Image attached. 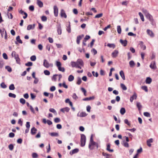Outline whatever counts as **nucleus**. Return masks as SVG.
<instances>
[{
	"label": "nucleus",
	"instance_id": "1",
	"mask_svg": "<svg viewBox=\"0 0 158 158\" xmlns=\"http://www.w3.org/2000/svg\"><path fill=\"white\" fill-rule=\"evenodd\" d=\"M93 135H91L90 139L89 144V148L91 150L94 149V146L97 147V148H98V143L94 141L93 139Z\"/></svg>",
	"mask_w": 158,
	"mask_h": 158
},
{
	"label": "nucleus",
	"instance_id": "2",
	"mask_svg": "<svg viewBox=\"0 0 158 158\" xmlns=\"http://www.w3.org/2000/svg\"><path fill=\"white\" fill-rule=\"evenodd\" d=\"M71 64L72 67L73 68L79 65L83 66H84V62L82 59H78L76 62H71Z\"/></svg>",
	"mask_w": 158,
	"mask_h": 158
},
{
	"label": "nucleus",
	"instance_id": "3",
	"mask_svg": "<svg viewBox=\"0 0 158 158\" xmlns=\"http://www.w3.org/2000/svg\"><path fill=\"white\" fill-rule=\"evenodd\" d=\"M86 142V137L85 135L82 134L81 136V146L84 147L85 146Z\"/></svg>",
	"mask_w": 158,
	"mask_h": 158
},
{
	"label": "nucleus",
	"instance_id": "4",
	"mask_svg": "<svg viewBox=\"0 0 158 158\" xmlns=\"http://www.w3.org/2000/svg\"><path fill=\"white\" fill-rule=\"evenodd\" d=\"M145 16L147 18H148L149 20L151 22L152 25H153L154 22V19L153 18L152 16L148 13H147L145 14Z\"/></svg>",
	"mask_w": 158,
	"mask_h": 158
},
{
	"label": "nucleus",
	"instance_id": "5",
	"mask_svg": "<svg viewBox=\"0 0 158 158\" xmlns=\"http://www.w3.org/2000/svg\"><path fill=\"white\" fill-rule=\"evenodd\" d=\"M43 65L46 68H48L50 66H52V64H49L46 59H44V60Z\"/></svg>",
	"mask_w": 158,
	"mask_h": 158
},
{
	"label": "nucleus",
	"instance_id": "6",
	"mask_svg": "<svg viewBox=\"0 0 158 158\" xmlns=\"http://www.w3.org/2000/svg\"><path fill=\"white\" fill-rule=\"evenodd\" d=\"M57 30L58 35H60L61 34V24L60 23L57 24L56 26Z\"/></svg>",
	"mask_w": 158,
	"mask_h": 158
},
{
	"label": "nucleus",
	"instance_id": "7",
	"mask_svg": "<svg viewBox=\"0 0 158 158\" xmlns=\"http://www.w3.org/2000/svg\"><path fill=\"white\" fill-rule=\"evenodd\" d=\"M54 15L55 17H57L58 15V10L57 7L54 6L53 7Z\"/></svg>",
	"mask_w": 158,
	"mask_h": 158
},
{
	"label": "nucleus",
	"instance_id": "8",
	"mask_svg": "<svg viewBox=\"0 0 158 158\" xmlns=\"http://www.w3.org/2000/svg\"><path fill=\"white\" fill-rule=\"evenodd\" d=\"M79 151V149L77 148H75L72 151H71L69 152V154L71 155H72L73 154L78 153Z\"/></svg>",
	"mask_w": 158,
	"mask_h": 158
},
{
	"label": "nucleus",
	"instance_id": "9",
	"mask_svg": "<svg viewBox=\"0 0 158 158\" xmlns=\"http://www.w3.org/2000/svg\"><path fill=\"white\" fill-rule=\"evenodd\" d=\"M43 122L44 124H46L47 123L49 125H52V122L51 121L49 120H46V119L45 118L43 119Z\"/></svg>",
	"mask_w": 158,
	"mask_h": 158
},
{
	"label": "nucleus",
	"instance_id": "10",
	"mask_svg": "<svg viewBox=\"0 0 158 158\" xmlns=\"http://www.w3.org/2000/svg\"><path fill=\"white\" fill-rule=\"evenodd\" d=\"M150 67L152 69H155L156 68L155 61H153L151 63L150 65Z\"/></svg>",
	"mask_w": 158,
	"mask_h": 158
},
{
	"label": "nucleus",
	"instance_id": "11",
	"mask_svg": "<svg viewBox=\"0 0 158 158\" xmlns=\"http://www.w3.org/2000/svg\"><path fill=\"white\" fill-rule=\"evenodd\" d=\"M84 36V35H78L77 37V44H79L80 43V41L82 37Z\"/></svg>",
	"mask_w": 158,
	"mask_h": 158
},
{
	"label": "nucleus",
	"instance_id": "12",
	"mask_svg": "<svg viewBox=\"0 0 158 158\" xmlns=\"http://www.w3.org/2000/svg\"><path fill=\"white\" fill-rule=\"evenodd\" d=\"M147 32L148 34L150 35L151 37H153L154 36V34L152 31L149 29H147Z\"/></svg>",
	"mask_w": 158,
	"mask_h": 158
},
{
	"label": "nucleus",
	"instance_id": "13",
	"mask_svg": "<svg viewBox=\"0 0 158 158\" xmlns=\"http://www.w3.org/2000/svg\"><path fill=\"white\" fill-rule=\"evenodd\" d=\"M120 42L124 47L126 46L127 45V40H123L122 39H120Z\"/></svg>",
	"mask_w": 158,
	"mask_h": 158
},
{
	"label": "nucleus",
	"instance_id": "14",
	"mask_svg": "<svg viewBox=\"0 0 158 158\" xmlns=\"http://www.w3.org/2000/svg\"><path fill=\"white\" fill-rule=\"evenodd\" d=\"M137 97V95L135 93H134V94L130 97V101L131 102H132L134 99H136Z\"/></svg>",
	"mask_w": 158,
	"mask_h": 158
},
{
	"label": "nucleus",
	"instance_id": "15",
	"mask_svg": "<svg viewBox=\"0 0 158 158\" xmlns=\"http://www.w3.org/2000/svg\"><path fill=\"white\" fill-rule=\"evenodd\" d=\"M60 15L61 17H64L65 18H67V15L65 14L64 10L61 9L60 11Z\"/></svg>",
	"mask_w": 158,
	"mask_h": 158
},
{
	"label": "nucleus",
	"instance_id": "16",
	"mask_svg": "<svg viewBox=\"0 0 158 158\" xmlns=\"http://www.w3.org/2000/svg\"><path fill=\"white\" fill-rule=\"evenodd\" d=\"M17 41H15V43L16 44H18V42L20 44H22L23 42L20 38V36L18 35L16 38Z\"/></svg>",
	"mask_w": 158,
	"mask_h": 158
},
{
	"label": "nucleus",
	"instance_id": "17",
	"mask_svg": "<svg viewBox=\"0 0 158 158\" xmlns=\"http://www.w3.org/2000/svg\"><path fill=\"white\" fill-rule=\"evenodd\" d=\"M118 53V52L117 50H114V51L112 53V57L114 58L116 57L117 56Z\"/></svg>",
	"mask_w": 158,
	"mask_h": 158
},
{
	"label": "nucleus",
	"instance_id": "18",
	"mask_svg": "<svg viewBox=\"0 0 158 158\" xmlns=\"http://www.w3.org/2000/svg\"><path fill=\"white\" fill-rule=\"evenodd\" d=\"M37 131V129L34 127H33L31 129V133L32 135H34L36 133Z\"/></svg>",
	"mask_w": 158,
	"mask_h": 158
},
{
	"label": "nucleus",
	"instance_id": "19",
	"mask_svg": "<svg viewBox=\"0 0 158 158\" xmlns=\"http://www.w3.org/2000/svg\"><path fill=\"white\" fill-rule=\"evenodd\" d=\"M35 24H34L33 25H29L27 27V30H30L31 29H34L35 27Z\"/></svg>",
	"mask_w": 158,
	"mask_h": 158
},
{
	"label": "nucleus",
	"instance_id": "20",
	"mask_svg": "<svg viewBox=\"0 0 158 158\" xmlns=\"http://www.w3.org/2000/svg\"><path fill=\"white\" fill-rule=\"evenodd\" d=\"M153 142V139L152 138H151L148 140L147 141V145L149 147H151V143H152Z\"/></svg>",
	"mask_w": 158,
	"mask_h": 158
},
{
	"label": "nucleus",
	"instance_id": "21",
	"mask_svg": "<svg viewBox=\"0 0 158 158\" xmlns=\"http://www.w3.org/2000/svg\"><path fill=\"white\" fill-rule=\"evenodd\" d=\"M119 74L123 79L124 80H125L124 73L123 70H121L119 72Z\"/></svg>",
	"mask_w": 158,
	"mask_h": 158
},
{
	"label": "nucleus",
	"instance_id": "22",
	"mask_svg": "<svg viewBox=\"0 0 158 158\" xmlns=\"http://www.w3.org/2000/svg\"><path fill=\"white\" fill-rule=\"evenodd\" d=\"M152 82V79L150 77H147L146 80L145 82L146 84H150Z\"/></svg>",
	"mask_w": 158,
	"mask_h": 158
},
{
	"label": "nucleus",
	"instance_id": "23",
	"mask_svg": "<svg viewBox=\"0 0 158 158\" xmlns=\"http://www.w3.org/2000/svg\"><path fill=\"white\" fill-rule=\"evenodd\" d=\"M37 4L39 7L41 8L43 7V4L42 2L40 0H37Z\"/></svg>",
	"mask_w": 158,
	"mask_h": 158
},
{
	"label": "nucleus",
	"instance_id": "24",
	"mask_svg": "<svg viewBox=\"0 0 158 158\" xmlns=\"http://www.w3.org/2000/svg\"><path fill=\"white\" fill-rule=\"evenodd\" d=\"M136 106L138 108L139 111H140L141 110V109L142 107V106L140 102H137Z\"/></svg>",
	"mask_w": 158,
	"mask_h": 158
},
{
	"label": "nucleus",
	"instance_id": "25",
	"mask_svg": "<svg viewBox=\"0 0 158 158\" xmlns=\"http://www.w3.org/2000/svg\"><path fill=\"white\" fill-rule=\"evenodd\" d=\"M139 45L141 48H142L143 50H144L146 48V47L143 44V41H140Z\"/></svg>",
	"mask_w": 158,
	"mask_h": 158
},
{
	"label": "nucleus",
	"instance_id": "26",
	"mask_svg": "<svg viewBox=\"0 0 158 158\" xmlns=\"http://www.w3.org/2000/svg\"><path fill=\"white\" fill-rule=\"evenodd\" d=\"M94 98V96H92L89 97H87L83 99V100L84 101H90L92 100H93Z\"/></svg>",
	"mask_w": 158,
	"mask_h": 158
},
{
	"label": "nucleus",
	"instance_id": "27",
	"mask_svg": "<svg viewBox=\"0 0 158 158\" xmlns=\"http://www.w3.org/2000/svg\"><path fill=\"white\" fill-rule=\"evenodd\" d=\"M11 56L12 57H14L15 59L19 56V55L16 53L15 51H13L11 53Z\"/></svg>",
	"mask_w": 158,
	"mask_h": 158
},
{
	"label": "nucleus",
	"instance_id": "28",
	"mask_svg": "<svg viewBox=\"0 0 158 158\" xmlns=\"http://www.w3.org/2000/svg\"><path fill=\"white\" fill-rule=\"evenodd\" d=\"M49 134L52 137H57L59 136V134L56 132L49 133Z\"/></svg>",
	"mask_w": 158,
	"mask_h": 158
},
{
	"label": "nucleus",
	"instance_id": "29",
	"mask_svg": "<svg viewBox=\"0 0 158 158\" xmlns=\"http://www.w3.org/2000/svg\"><path fill=\"white\" fill-rule=\"evenodd\" d=\"M87 114L85 112H82L80 113L79 117H85Z\"/></svg>",
	"mask_w": 158,
	"mask_h": 158
},
{
	"label": "nucleus",
	"instance_id": "30",
	"mask_svg": "<svg viewBox=\"0 0 158 158\" xmlns=\"http://www.w3.org/2000/svg\"><path fill=\"white\" fill-rule=\"evenodd\" d=\"M120 112L122 115L124 114L126 112L125 108L124 107L122 108L120 110Z\"/></svg>",
	"mask_w": 158,
	"mask_h": 158
},
{
	"label": "nucleus",
	"instance_id": "31",
	"mask_svg": "<svg viewBox=\"0 0 158 158\" xmlns=\"http://www.w3.org/2000/svg\"><path fill=\"white\" fill-rule=\"evenodd\" d=\"M68 81H72L74 79V77L72 75H70L68 77Z\"/></svg>",
	"mask_w": 158,
	"mask_h": 158
},
{
	"label": "nucleus",
	"instance_id": "32",
	"mask_svg": "<svg viewBox=\"0 0 158 158\" xmlns=\"http://www.w3.org/2000/svg\"><path fill=\"white\" fill-rule=\"evenodd\" d=\"M120 86L123 90H126L127 89V87L123 84L121 83L120 84Z\"/></svg>",
	"mask_w": 158,
	"mask_h": 158
},
{
	"label": "nucleus",
	"instance_id": "33",
	"mask_svg": "<svg viewBox=\"0 0 158 158\" xmlns=\"http://www.w3.org/2000/svg\"><path fill=\"white\" fill-rule=\"evenodd\" d=\"M69 25L67 27L66 30L69 33H70L71 32V29L70 27V23L69 22Z\"/></svg>",
	"mask_w": 158,
	"mask_h": 158
},
{
	"label": "nucleus",
	"instance_id": "34",
	"mask_svg": "<svg viewBox=\"0 0 158 158\" xmlns=\"http://www.w3.org/2000/svg\"><path fill=\"white\" fill-rule=\"evenodd\" d=\"M117 31L119 34H120L121 32V28L120 26H118L117 27Z\"/></svg>",
	"mask_w": 158,
	"mask_h": 158
},
{
	"label": "nucleus",
	"instance_id": "35",
	"mask_svg": "<svg viewBox=\"0 0 158 158\" xmlns=\"http://www.w3.org/2000/svg\"><path fill=\"white\" fill-rule=\"evenodd\" d=\"M8 96L9 97L13 98H15L16 97V95L15 94L11 93H9Z\"/></svg>",
	"mask_w": 158,
	"mask_h": 158
},
{
	"label": "nucleus",
	"instance_id": "36",
	"mask_svg": "<svg viewBox=\"0 0 158 158\" xmlns=\"http://www.w3.org/2000/svg\"><path fill=\"white\" fill-rule=\"evenodd\" d=\"M139 15L142 21L143 22L144 21V19L143 14L141 12H139Z\"/></svg>",
	"mask_w": 158,
	"mask_h": 158
},
{
	"label": "nucleus",
	"instance_id": "37",
	"mask_svg": "<svg viewBox=\"0 0 158 158\" xmlns=\"http://www.w3.org/2000/svg\"><path fill=\"white\" fill-rule=\"evenodd\" d=\"M107 46L110 48H114L115 47V45L114 44L108 43L107 44Z\"/></svg>",
	"mask_w": 158,
	"mask_h": 158
},
{
	"label": "nucleus",
	"instance_id": "38",
	"mask_svg": "<svg viewBox=\"0 0 158 158\" xmlns=\"http://www.w3.org/2000/svg\"><path fill=\"white\" fill-rule=\"evenodd\" d=\"M15 87L14 84H11L9 86V89L10 90H14L15 89Z\"/></svg>",
	"mask_w": 158,
	"mask_h": 158
},
{
	"label": "nucleus",
	"instance_id": "39",
	"mask_svg": "<svg viewBox=\"0 0 158 158\" xmlns=\"http://www.w3.org/2000/svg\"><path fill=\"white\" fill-rule=\"evenodd\" d=\"M81 79L80 77H78L77 79V84L79 85L81 84Z\"/></svg>",
	"mask_w": 158,
	"mask_h": 158
},
{
	"label": "nucleus",
	"instance_id": "40",
	"mask_svg": "<svg viewBox=\"0 0 158 158\" xmlns=\"http://www.w3.org/2000/svg\"><path fill=\"white\" fill-rule=\"evenodd\" d=\"M5 69L9 72H11L12 71L11 68L9 66H6Z\"/></svg>",
	"mask_w": 158,
	"mask_h": 158
},
{
	"label": "nucleus",
	"instance_id": "41",
	"mask_svg": "<svg viewBox=\"0 0 158 158\" xmlns=\"http://www.w3.org/2000/svg\"><path fill=\"white\" fill-rule=\"evenodd\" d=\"M141 89L144 90L146 92H148V87L146 86H143L141 87Z\"/></svg>",
	"mask_w": 158,
	"mask_h": 158
},
{
	"label": "nucleus",
	"instance_id": "42",
	"mask_svg": "<svg viewBox=\"0 0 158 158\" xmlns=\"http://www.w3.org/2000/svg\"><path fill=\"white\" fill-rule=\"evenodd\" d=\"M143 114L144 116L148 117H150L151 116V115L148 112H144Z\"/></svg>",
	"mask_w": 158,
	"mask_h": 158
},
{
	"label": "nucleus",
	"instance_id": "43",
	"mask_svg": "<svg viewBox=\"0 0 158 158\" xmlns=\"http://www.w3.org/2000/svg\"><path fill=\"white\" fill-rule=\"evenodd\" d=\"M49 111L50 112H52L54 114H57V113H56V110L54 108H50V109L49 110Z\"/></svg>",
	"mask_w": 158,
	"mask_h": 158
},
{
	"label": "nucleus",
	"instance_id": "44",
	"mask_svg": "<svg viewBox=\"0 0 158 158\" xmlns=\"http://www.w3.org/2000/svg\"><path fill=\"white\" fill-rule=\"evenodd\" d=\"M102 155L103 156H106V157H109L111 156V155L109 154H107V153H105L104 152H102Z\"/></svg>",
	"mask_w": 158,
	"mask_h": 158
},
{
	"label": "nucleus",
	"instance_id": "45",
	"mask_svg": "<svg viewBox=\"0 0 158 158\" xmlns=\"http://www.w3.org/2000/svg\"><path fill=\"white\" fill-rule=\"evenodd\" d=\"M123 145L125 147L128 148L129 147V144L127 142L125 141H123Z\"/></svg>",
	"mask_w": 158,
	"mask_h": 158
},
{
	"label": "nucleus",
	"instance_id": "46",
	"mask_svg": "<svg viewBox=\"0 0 158 158\" xmlns=\"http://www.w3.org/2000/svg\"><path fill=\"white\" fill-rule=\"evenodd\" d=\"M41 19L42 21L45 22L47 21V18L46 16H43L41 17Z\"/></svg>",
	"mask_w": 158,
	"mask_h": 158
},
{
	"label": "nucleus",
	"instance_id": "47",
	"mask_svg": "<svg viewBox=\"0 0 158 158\" xmlns=\"http://www.w3.org/2000/svg\"><path fill=\"white\" fill-rule=\"evenodd\" d=\"M20 102L22 104L24 105L26 102L25 100L23 98H21L20 99Z\"/></svg>",
	"mask_w": 158,
	"mask_h": 158
},
{
	"label": "nucleus",
	"instance_id": "48",
	"mask_svg": "<svg viewBox=\"0 0 158 158\" xmlns=\"http://www.w3.org/2000/svg\"><path fill=\"white\" fill-rule=\"evenodd\" d=\"M30 59L32 61H35L36 60V56L35 55L31 56L30 57Z\"/></svg>",
	"mask_w": 158,
	"mask_h": 158
},
{
	"label": "nucleus",
	"instance_id": "49",
	"mask_svg": "<svg viewBox=\"0 0 158 158\" xmlns=\"http://www.w3.org/2000/svg\"><path fill=\"white\" fill-rule=\"evenodd\" d=\"M58 75L57 74H55L53 75L52 78V80L55 81H56V76H57Z\"/></svg>",
	"mask_w": 158,
	"mask_h": 158
},
{
	"label": "nucleus",
	"instance_id": "50",
	"mask_svg": "<svg viewBox=\"0 0 158 158\" xmlns=\"http://www.w3.org/2000/svg\"><path fill=\"white\" fill-rule=\"evenodd\" d=\"M56 65L57 67H58V68L61 67V63L60 61H56Z\"/></svg>",
	"mask_w": 158,
	"mask_h": 158
},
{
	"label": "nucleus",
	"instance_id": "51",
	"mask_svg": "<svg viewBox=\"0 0 158 158\" xmlns=\"http://www.w3.org/2000/svg\"><path fill=\"white\" fill-rule=\"evenodd\" d=\"M103 15L102 13H100L97 15L95 17V18H99L102 17Z\"/></svg>",
	"mask_w": 158,
	"mask_h": 158
},
{
	"label": "nucleus",
	"instance_id": "52",
	"mask_svg": "<svg viewBox=\"0 0 158 158\" xmlns=\"http://www.w3.org/2000/svg\"><path fill=\"white\" fill-rule=\"evenodd\" d=\"M81 90L82 91V92L84 94L85 96H86V90L84 88H81Z\"/></svg>",
	"mask_w": 158,
	"mask_h": 158
},
{
	"label": "nucleus",
	"instance_id": "53",
	"mask_svg": "<svg viewBox=\"0 0 158 158\" xmlns=\"http://www.w3.org/2000/svg\"><path fill=\"white\" fill-rule=\"evenodd\" d=\"M58 69L59 71H61L63 72H64L65 71V69L64 67H61V66L58 68Z\"/></svg>",
	"mask_w": 158,
	"mask_h": 158
},
{
	"label": "nucleus",
	"instance_id": "54",
	"mask_svg": "<svg viewBox=\"0 0 158 158\" xmlns=\"http://www.w3.org/2000/svg\"><path fill=\"white\" fill-rule=\"evenodd\" d=\"M33 63L32 62H28L27 63H26L25 65L27 66H32Z\"/></svg>",
	"mask_w": 158,
	"mask_h": 158
},
{
	"label": "nucleus",
	"instance_id": "55",
	"mask_svg": "<svg viewBox=\"0 0 158 158\" xmlns=\"http://www.w3.org/2000/svg\"><path fill=\"white\" fill-rule=\"evenodd\" d=\"M15 59L16 62L17 64H20V59L19 58V56H18L17 57H16V58H15Z\"/></svg>",
	"mask_w": 158,
	"mask_h": 158
},
{
	"label": "nucleus",
	"instance_id": "56",
	"mask_svg": "<svg viewBox=\"0 0 158 158\" xmlns=\"http://www.w3.org/2000/svg\"><path fill=\"white\" fill-rule=\"evenodd\" d=\"M1 86L3 89L6 88V85L5 84L4 82H2L1 84Z\"/></svg>",
	"mask_w": 158,
	"mask_h": 158
},
{
	"label": "nucleus",
	"instance_id": "57",
	"mask_svg": "<svg viewBox=\"0 0 158 158\" xmlns=\"http://www.w3.org/2000/svg\"><path fill=\"white\" fill-rule=\"evenodd\" d=\"M44 74L46 75H49L50 74V72L48 70H45L44 71Z\"/></svg>",
	"mask_w": 158,
	"mask_h": 158
},
{
	"label": "nucleus",
	"instance_id": "58",
	"mask_svg": "<svg viewBox=\"0 0 158 158\" xmlns=\"http://www.w3.org/2000/svg\"><path fill=\"white\" fill-rule=\"evenodd\" d=\"M73 98V99L76 100L78 98V97L75 93H73L72 96Z\"/></svg>",
	"mask_w": 158,
	"mask_h": 158
},
{
	"label": "nucleus",
	"instance_id": "59",
	"mask_svg": "<svg viewBox=\"0 0 158 158\" xmlns=\"http://www.w3.org/2000/svg\"><path fill=\"white\" fill-rule=\"evenodd\" d=\"M127 56H128V58H127L128 60H130L131 59V57H132V55H131V53L130 52H128V53L127 54Z\"/></svg>",
	"mask_w": 158,
	"mask_h": 158
},
{
	"label": "nucleus",
	"instance_id": "60",
	"mask_svg": "<svg viewBox=\"0 0 158 158\" xmlns=\"http://www.w3.org/2000/svg\"><path fill=\"white\" fill-rule=\"evenodd\" d=\"M92 73L93 75L94 76V77H98V72H96L95 73V72H94V71H93L92 72Z\"/></svg>",
	"mask_w": 158,
	"mask_h": 158
},
{
	"label": "nucleus",
	"instance_id": "61",
	"mask_svg": "<svg viewBox=\"0 0 158 158\" xmlns=\"http://www.w3.org/2000/svg\"><path fill=\"white\" fill-rule=\"evenodd\" d=\"M129 64L131 67H132L134 65L135 63L133 60H131L129 62Z\"/></svg>",
	"mask_w": 158,
	"mask_h": 158
},
{
	"label": "nucleus",
	"instance_id": "62",
	"mask_svg": "<svg viewBox=\"0 0 158 158\" xmlns=\"http://www.w3.org/2000/svg\"><path fill=\"white\" fill-rule=\"evenodd\" d=\"M32 156L33 158H36L38 157V155L36 153H33L32 154Z\"/></svg>",
	"mask_w": 158,
	"mask_h": 158
},
{
	"label": "nucleus",
	"instance_id": "63",
	"mask_svg": "<svg viewBox=\"0 0 158 158\" xmlns=\"http://www.w3.org/2000/svg\"><path fill=\"white\" fill-rule=\"evenodd\" d=\"M60 119L58 118H56L54 119V122L56 123H58L60 122Z\"/></svg>",
	"mask_w": 158,
	"mask_h": 158
},
{
	"label": "nucleus",
	"instance_id": "64",
	"mask_svg": "<svg viewBox=\"0 0 158 158\" xmlns=\"http://www.w3.org/2000/svg\"><path fill=\"white\" fill-rule=\"evenodd\" d=\"M91 51L93 53L94 55L96 54L97 53V50L94 48H93Z\"/></svg>",
	"mask_w": 158,
	"mask_h": 158
}]
</instances>
